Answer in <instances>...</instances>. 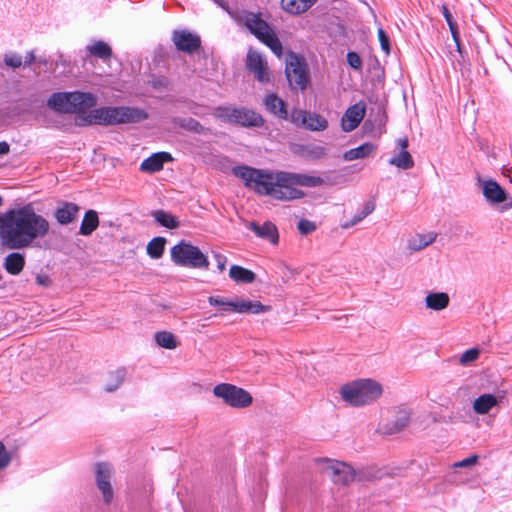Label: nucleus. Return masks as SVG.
<instances>
[{
    "instance_id": "obj_1",
    "label": "nucleus",
    "mask_w": 512,
    "mask_h": 512,
    "mask_svg": "<svg viewBox=\"0 0 512 512\" xmlns=\"http://www.w3.org/2000/svg\"><path fill=\"white\" fill-rule=\"evenodd\" d=\"M49 230V221L38 214L32 204L1 214L0 239L7 249L13 250L3 259L5 271L12 276L19 275L26 265L25 255L19 250L35 247L39 239L48 235Z\"/></svg>"
},
{
    "instance_id": "obj_2",
    "label": "nucleus",
    "mask_w": 512,
    "mask_h": 512,
    "mask_svg": "<svg viewBox=\"0 0 512 512\" xmlns=\"http://www.w3.org/2000/svg\"><path fill=\"white\" fill-rule=\"evenodd\" d=\"M96 104L97 98L95 95L81 91L54 92L47 100V106L57 113H76L75 125L79 127L133 124L148 119L147 112L137 107L105 106L94 108Z\"/></svg>"
},
{
    "instance_id": "obj_3",
    "label": "nucleus",
    "mask_w": 512,
    "mask_h": 512,
    "mask_svg": "<svg viewBox=\"0 0 512 512\" xmlns=\"http://www.w3.org/2000/svg\"><path fill=\"white\" fill-rule=\"evenodd\" d=\"M232 173L243 180L245 187L257 194L282 201L302 198L304 192L297 189V186L317 187L324 183L318 176L286 171L273 172L246 165L233 167Z\"/></svg>"
},
{
    "instance_id": "obj_4",
    "label": "nucleus",
    "mask_w": 512,
    "mask_h": 512,
    "mask_svg": "<svg viewBox=\"0 0 512 512\" xmlns=\"http://www.w3.org/2000/svg\"><path fill=\"white\" fill-rule=\"evenodd\" d=\"M238 20L251 34L268 46L277 57H281L282 44L271 26L262 19L261 13L243 11Z\"/></svg>"
},
{
    "instance_id": "obj_5",
    "label": "nucleus",
    "mask_w": 512,
    "mask_h": 512,
    "mask_svg": "<svg viewBox=\"0 0 512 512\" xmlns=\"http://www.w3.org/2000/svg\"><path fill=\"white\" fill-rule=\"evenodd\" d=\"M342 399L351 406H363L374 402L382 394L381 385L371 379H361L341 387Z\"/></svg>"
},
{
    "instance_id": "obj_6",
    "label": "nucleus",
    "mask_w": 512,
    "mask_h": 512,
    "mask_svg": "<svg viewBox=\"0 0 512 512\" xmlns=\"http://www.w3.org/2000/svg\"><path fill=\"white\" fill-rule=\"evenodd\" d=\"M170 255L173 263L178 266L205 270L209 268L208 258L201 250L184 240H181L171 248Z\"/></svg>"
},
{
    "instance_id": "obj_7",
    "label": "nucleus",
    "mask_w": 512,
    "mask_h": 512,
    "mask_svg": "<svg viewBox=\"0 0 512 512\" xmlns=\"http://www.w3.org/2000/svg\"><path fill=\"white\" fill-rule=\"evenodd\" d=\"M211 306H219L222 311H232L236 313L259 314L268 312L270 306L263 305L259 301H251L245 299L229 300L219 296L208 297Z\"/></svg>"
},
{
    "instance_id": "obj_8",
    "label": "nucleus",
    "mask_w": 512,
    "mask_h": 512,
    "mask_svg": "<svg viewBox=\"0 0 512 512\" xmlns=\"http://www.w3.org/2000/svg\"><path fill=\"white\" fill-rule=\"evenodd\" d=\"M216 397L233 408H246L253 402L251 394L241 387L229 383H221L213 388Z\"/></svg>"
},
{
    "instance_id": "obj_9",
    "label": "nucleus",
    "mask_w": 512,
    "mask_h": 512,
    "mask_svg": "<svg viewBox=\"0 0 512 512\" xmlns=\"http://www.w3.org/2000/svg\"><path fill=\"white\" fill-rule=\"evenodd\" d=\"M285 74L292 90L304 91L309 84L308 66L305 60L295 54L286 64Z\"/></svg>"
},
{
    "instance_id": "obj_10",
    "label": "nucleus",
    "mask_w": 512,
    "mask_h": 512,
    "mask_svg": "<svg viewBox=\"0 0 512 512\" xmlns=\"http://www.w3.org/2000/svg\"><path fill=\"white\" fill-rule=\"evenodd\" d=\"M317 462L324 464L323 471L328 474L333 483L346 486L354 481L356 473L354 469L340 461L331 459H317Z\"/></svg>"
},
{
    "instance_id": "obj_11",
    "label": "nucleus",
    "mask_w": 512,
    "mask_h": 512,
    "mask_svg": "<svg viewBox=\"0 0 512 512\" xmlns=\"http://www.w3.org/2000/svg\"><path fill=\"white\" fill-rule=\"evenodd\" d=\"M478 183L482 189L483 196L488 203L491 205L503 204L501 206V211H506L512 208V198L495 180L478 179Z\"/></svg>"
},
{
    "instance_id": "obj_12",
    "label": "nucleus",
    "mask_w": 512,
    "mask_h": 512,
    "mask_svg": "<svg viewBox=\"0 0 512 512\" xmlns=\"http://www.w3.org/2000/svg\"><path fill=\"white\" fill-rule=\"evenodd\" d=\"M246 68L261 83L270 82V71L267 61L256 50L249 49L246 56Z\"/></svg>"
},
{
    "instance_id": "obj_13",
    "label": "nucleus",
    "mask_w": 512,
    "mask_h": 512,
    "mask_svg": "<svg viewBox=\"0 0 512 512\" xmlns=\"http://www.w3.org/2000/svg\"><path fill=\"white\" fill-rule=\"evenodd\" d=\"M171 39L178 51L187 54H193L201 46L200 36L188 30H174Z\"/></svg>"
},
{
    "instance_id": "obj_14",
    "label": "nucleus",
    "mask_w": 512,
    "mask_h": 512,
    "mask_svg": "<svg viewBox=\"0 0 512 512\" xmlns=\"http://www.w3.org/2000/svg\"><path fill=\"white\" fill-rule=\"evenodd\" d=\"M365 112L366 106L362 101L350 106L345 111L341 119V126L343 131L351 132L356 129L363 120Z\"/></svg>"
},
{
    "instance_id": "obj_15",
    "label": "nucleus",
    "mask_w": 512,
    "mask_h": 512,
    "mask_svg": "<svg viewBox=\"0 0 512 512\" xmlns=\"http://www.w3.org/2000/svg\"><path fill=\"white\" fill-rule=\"evenodd\" d=\"M79 211L76 203L61 201L54 211V217L60 225H68L77 219Z\"/></svg>"
},
{
    "instance_id": "obj_16",
    "label": "nucleus",
    "mask_w": 512,
    "mask_h": 512,
    "mask_svg": "<svg viewBox=\"0 0 512 512\" xmlns=\"http://www.w3.org/2000/svg\"><path fill=\"white\" fill-rule=\"evenodd\" d=\"M248 228L255 233V235L263 240L269 241L271 244H277L279 241V234L277 227L274 223L266 221L259 224L252 221L248 224Z\"/></svg>"
},
{
    "instance_id": "obj_17",
    "label": "nucleus",
    "mask_w": 512,
    "mask_h": 512,
    "mask_svg": "<svg viewBox=\"0 0 512 512\" xmlns=\"http://www.w3.org/2000/svg\"><path fill=\"white\" fill-rule=\"evenodd\" d=\"M234 124L242 127H262L264 119L261 114L245 107H236Z\"/></svg>"
},
{
    "instance_id": "obj_18",
    "label": "nucleus",
    "mask_w": 512,
    "mask_h": 512,
    "mask_svg": "<svg viewBox=\"0 0 512 512\" xmlns=\"http://www.w3.org/2000/svg\"><path fill=\"white\" fill-rule=\"evenodd\" d=\"M265 109L275 117L287 120L288 110L286 102L275 93L267 94L263 99Z\"/></svg>"
},
{
    "instance_id": "obj_19",
    "label": "nucleus",
    "mask_w": 512,
    "mask_h": 512,
    "mask_svg": "<svg viewBox=\"0 0 512 512\" xmlns=\"http://www.w3.org/2000/svg\"><path fill=\"white\" fill-rule=\"evenodd\" d=\"M173 160L169 152H157L144 159L140 165L143 172L154 173L163 169L164 163Z\"/></svg>"
},
{
    "instance_id": "obj_20",
    "label": "nucleus",
    "mask_w": 512,
    "mask_h": 512,
    "mask_svg": "<svg viewBox=\"0 0 512 512\" xmlns=\"http://www.w3.org/2000/svg\"><path fill=\"white\" fill-rule=\"evenodd\" d=\"M171 122L185 131L199 134L209 135L212 134V130L208 127L203 126L198 120L192 117H173Z\"/></svg>"
},
{
    "instance_id": "obj_21",
    "label": "nucleus",
    "mask_w": 512,
    "mask_h": 512,
    "mask_svg": "<svg viewBox=\"0 0 512 512\" xmlns=\"http://www.w3.org/2000/svg\"><path fill=\"white\" fill-rule=\"evenodd\" d=\"M99 223L98 212L93 209L87 210L84 213L78 233L82 236H90L98 228Z\"/></svg>"
},
{
    "instance_id": "obj_22",
    "label": "nucleus",
    "mask_w": 512,
    "mask_h": 512,
    "mask_svg": "<svg viewBox=\"0 0 512 512\" xmlns=\"http://www.w3.org/2000/svg\"><path fill=\"white\" fill-rule=\"evenodd\" d=\"M377 146L371 142H365L362 145L352 148L343 154L345 161H353L356 159H363L374 154Z\"/></svg>"
},
{
    "instance_id": "obj_23",
    "label": "nucleus",
    "mask_w": 512,
    "mask_h": 512,
    "mask_svg": "<svg viewBox=\"0 0 512 512\" xmlns=\"http://www.w3.org/2000/svg\"><path fill=\"white\" fill-rule=\"evenodd\" d=\"M411 413L409 410L400 409L395 419L385 426L384 433L392 435L401 432L408 425Z\"/></svg>"
},
{
    "instance_id": "obj_24",
    "label": "nucleus",
    "mask_w": 512,
    "mask_h": 512,
    "mask_svg": "<svg viewBox=\"0 0 512 512\" xmlns=\"http://www.w3.org/2000/svg\"><path fill=\"white\" fill-rule=\"evenodd\" d=\"M498 404L497 398L492 394H482L473 402V409L477 414H487L493 407Z\"/></svg>"
},
{
    "instance_id": "obj_25",
    "label": "nucleus",
    "mask_w": 512,
    "mask_h": 512,
    "mask_svg": "<svg viewBox=\"0 0 512 512\" xmlns=\"http://www.w3.org/2000/svg\"><path fill=\"white\" fill-rule=\"evenodd\" d=\"M449 295L444 292L429 293L425 298L427 308L440 311L449 305Z\"/></svg>"
},
{
    "instance_id": "obj_26",
    "label": "nucleus",
    "mask_w": 512,
    "mask_h": 512,
    "mask_svg": "<svg viewBox=\"0 0 512 512\" xmlns=\"http://www.w3.org/2000/svg\"><path fill=\"white\" fill-rule=\"evenodd\" d=\"M316 0H281L282 8L291 14L306 12Z\"/></svg>"
},
{
    "instance_id": "obj_27",
    "label": "nucleus",
    "mask_w": 512,
    "mask_h": 512,
    "mask_svg": "<svg viewBox=\"0 0 512 512\" xmlns=\"http://www.w3.org/2000/svg\"><path fill=\"white\" fill-rule=\"evenodd\" d=\"M151 216L160 226L168 229H176L180 225L176 216L161 209L152 211Z\"/></svg>"
},
{
    "instance_id": "obj_28",
    "label": "nucleus",
    "mask_w": 512,
    "mask_h": 512,
    "mask_svg": "<svg viewBox=\"0 0 512 512\" xmlns=\"http://www.w3.org/2000/svg\"><path fill=\"white\" fill-rule=\"evenodd\" d=\"M436 233L417 234L408 240V248L411 251H420L435 241Z\"/></svg>"
},
{
    "instance_id": "obj_29",
    "label": "nucleus",
    "mask_w": 512,
    "mask_h": 512,
    "mask_svg": "<svg viewBox=\"0 0 512 512\" xmlns=\"http://www.w3.org/2000/svg\"><path fill=\"white\" fill-rule=\"evenodd\" d=\"M229 276L237 283H252L256 275L253 271L239 265H232L229 270Z\"/></svg>"
},
{
    "instance_id": "obj_30",
    "label": "nucleus",
    "mask_w": 512,
    "mask_h": 512,
    "mask_svg": "<svg viewBox=\"0 0 512 512\" xmlns=\"http://www.w3.org/2000/svg\"><path fill=\"white\" fill-rule=\"evenodd\" d=\"M87 50L92 56L102 60H107L112 57L111 47L101 40L95 41L91 45L87 46Z\"/></svg>"
},
{
    "instance_id": "obj_31",
    "label": "nucleus",
    "mask_w": 512,
    "mask_h": 512,
    "mask_svg": "<svg viewBox=\"0 0 512 512\" xmlns=\"http://www.w3.org/2000/svg\"><path fill=\"white\" fill-rule=\"evenodd\" d=\"M388 163L403 170L411 169L414 166V160L407 150H401L397 155L391 157Z\"/></svg>"
},
{
    "instance_id": "obj_32",
    "label": "nucleus",
    "mask_w": 512,
    "mask_h": 512,
    "mask_svg": "<svg viewBox=\"0 0 512 512\" xmlns=\"http://www.w3.org/2000/svg\"><path fill=\"white\" fill-rule=\"evenodd\" d=\"M166 242H167V240L164 237H160V236L154 237L147 244V248H146L147 254L152 259L161 258L164 253V250H165Z\"/></svg>"
},
{
    "instance_id": "obj_33",
    "label": "nucleus",
    "mask_w": 512,
    "mask_h": 512,
    "mask_svg": "<svg viewBox=\"0 0 512 512\" xmlns=\"http://www.w3.org/2000/svg\"><path fill=\"white\" fill-rule=\"evenodd\" d=\"M328 127V121L319 114L307 113L304 128L310 131H323Z\"/></svg>"
},
{
    "instance_id": "obj_34",
    "label": "nucleus",
    "mask_w": 512,
    "mask_h": 512,
    "mask_svg": "<svg viewBox=\"0 0 512 512\" xmlns=\"http://www.w3.org/2000/svg\"><path fill=\"white\" fill-rule=\"evenodd\" d=\"M154 339L158 346L165 349H175L179 345V341L175 335L168 331L157 332L154 335Z\"/></svg>"
},
{
    "instance_id": "obj_35",
    "label": "nucleus",
    "mask_w": 512,
    "mask_h": 512,
    "mask_svg": "<svg viewBox=\"0 0 512 512\" xmlns=\"http://www.w3.org/2000/svg\"><path fill=\"white\" fill-rule=\"evenodd\" d=\"M441 11H442L443 17L445 18V20H446V22L448 24V27H449V30L451 32L452 38H453V40L455 41V43L457 45V49L460 52L461 51V47H460V35H459L458 25H457L456 21L454 20V18L452 16L451 12L449 11L448 7L445 4L442 5Z\"/></svg>"
},
{
    "instance_id": "obj_36",
    "label": "nucleus",
    "mask_w": 512,
    "mask_h": 512,
    "mask_svg": "<svg viewBox=\"0 0 512 512\" xmlns=\"http://www.w3.org/2000/svg\"><path fill=\"white\" fill-rule=\"evenodd\" d=\"M95 472V484L101 483V481L111 480L113 469L112 466L105 462H97L94 466Z\"/></svg>"
},
{
    "instance_id": "obj_37",
    "label": "nucleus",
    "mask_w": 512,
    "mask_h": 512,
    "mask_svg": "<svg viewBox=\"0 0 512 512\" xmlns=\"http://www.w3.org/2000/svg\"><path fill=\"white\" fill-rule=\"evenodd\" d=\"M236 107L218 106L213 111V116L223 122L234 124Z\"/></svg>"
},
{
    "instance_id": "obj_38",
    "label": "nucleus",
    "mask_w": 512,
    "mask_h": 512,
    "mask_svg": "<svg viewBox=\"0 0 512 512\" xmlns=\"http://www.w3.org/2000/svg\"><path fill=\"white\" fill-rule=\"evenodd\" d=\"M126 376V370L124 368L117 369L110 373V382L107 383L105 390L107 392H113L117 390L123 383Z\"/></svg>"
},
{
    "instance_id": "obj_39",
    "label": "nucleus",
    "mask_w": 512,
    "mask_h": 512,
    "mask_svg": "<svg viewBox=\"0 0 512 512\" xmlns=\"http://www.w3.org/2000/svg\"><path fill=\"white\" fill-rule=\"evenodd\" d=\"M96 487L102 494L103 502L105 504H110L114 497V491L111 485V480L101 481V483L96 484Z\"/></svg>"
},
{
    "instance_id": "obj_40",
    "label": "nucleus",
    "mask_w": 512,
    "mask_h": 512,
    "mask_svg": "<svg viewBox=\"0 0 512 512\" xmlns=\"http://www.w3.org/2000/svg\"><path fill=\"white\" fill-rule=\"evenodd\" d=\"M307 111L301 109H293L290 114L288 113V119L291 123L296 126L304 127L306 124Z\"/></svg>"
},
{
    "instance_id": "obj_41",
    "label": "nucleus",
    "mask_w": 512,
    "mask_h": 512,
    "mask_svg": "<svg viewBox=\"0 0 512 512\" xmlns=\"http://www.w3.org/2000/svg\"><path fill=\"white\" fill-rule=\"evenodd\" d=\"M480 349L479 348H471L466 350L461 354L459 358V363L462 366H468L479 358Z\"/></svg>"
},
{
    "instance_id": "obj_42",
    "label": "nucleus",
    "mask_w": 512,
    "mask_h": 512,
    "mask_svg": "<svg viewBox=\"0 0 512 512\" xmlns=\"http://www.w3.org/2000/svg\"><path fill=\"white\" fill-rule=\"evenodd\" d=\"M346 59H347L348 65L352 69H354L356 71L362 70V59L358 53H356L354 51H349L346 55Z\"/></svg>"
},
{
    "instance_id": "obj_43",
    "label": "nucleus",
    "mask_w": 512,
    "mask_h": 512,
    "mask_svg": "<svg viewBox=\"0 0 512 512\" xmlns=\"http://www.w3.org/2000/svg\"><path fill=\"white\" fill-rule=\"evenodd\" d=\"M298 231L302 235H308L316 230V224L307 219H301L297 225Z\"/></svg>"
},
{
    "instance_id": "obj_44",
    "label": "nucleus",
    "mask_w": 512,
    "mask_h": 512,
    "mask_svg": "<svg viewBox=\"0 0 512 512\" xmlns=\"http://www.w3.org/2000/svg\"><path fill=\"white\" fill-rule=\"evenodd\" d=\"M11 454L7 451L5 445L0 441V471L6 469L11 462Z\"/></svg>"
},
{
    "instance_id": "obj_45",
    "label": "nucleus",
    "mask_w": 512,
    "mask_h": 512,
    "mask_svg": "<svg viewBox=\"0 0 512 512\" xmlns=\"http://www.w3.org/2000/svg\"><path fill=\"white\" fill-rule=\"evenodd\" d=\"M4 62L7 66L12 68H19L23 63L22 57L16 53L6 54Z\"/></svg>"
},
{
    "instance_id": "obj_46",
    "label": "nucleus",
    "mask_w": 512,
    "mask_h": 512,
    "mask_svg": "<svg viewBox=\"0 0 512 512\" xmlns=\"http://www.w3.org/2000/svg\"><path fill=\"white\" fill-rule=\"evenodd\" d=\"M378 39L381 49L388 55L390 53V40L389 36L382 28L378 29Z\"/></svg>"
},
{
    "instance_id": "obj_47",
    "label": "nucleus",
    "mask_w": 512,
    "mask_h": 512,
    "mask_svg": "<svg viewBox=\"0 0 512 512\" xmlns=\"http://www.w3.org/2000/svg\"><path fill=\"white\" fill-rule=\"evenodd\" d=\"M326 155V149L322 146H313L307 152V156L311 159H320L325 157Z\"/></svg>"
},
{
    "instance_id": "obj_48",
    "label": "nucleus",
    "mask_w": 512,
    "mask_h": 512,
    "mask_svg": "<svg viewBox=\"0 0 512 512\" xmlns=\"http://www.w3.org/2000/svg\"><path fill=\"white\" fill-rule=\"evenodd\" d=\"M478 455H471L453 464L455 468L469 467L477 463Z\"/></svg>"
},
{
    "instance_id": "obj_49",
    "label": "nucleus",
    "mask_w": 512,
    "mask_h": 512,
    "mask_svg": "<svg viewBox=\"0 0 512 512\" xmlns=\"http://www.w3.org/2000/svg\"><path fill=\"white\" fill-rule=\"evenodd\" d=\"M214 259L216 261L217 268L219 269V271L223 272L226 269V263H227L226 256H224L220 253H214Z\"/></svg>"
},
{
    "instance_id": "obj_50",
    "label": "nucleus",
    "mask_w": 512,
    "mask_h": 512,
    "mask_svg": "<svg viewBox=\"0 0 512 512\" xmlns=\"http://www.w3.org/2000/svg\"><path fill=\"white\" fill-rule=\"evenodd\" d=\"M363 219H364V217H362L361 214H358V215L354 216L351 220L343 222L341 224V227L343 229H348V228L353 227L354 225L358 224Z\"/></svg>"
},
{
    "instance_id": "obj_51",
    "label": "nucleus",
    "mask_w": 512,
    "mask_h": 512,
    "mask_svg": "<svg viewBox=\"0 0 512 512\" xmlns=\"http://www.w3.org/2000/svg\"><path fill=\"white\" fill-rule=\"evenodd\" d=\"M36 283L41 286H49L51 284V279L46 274H37L36 275Z\"/></svg>"
},
{
    "instance_id": "obj_52",
    "label": "nucleus",
    "mask_w": 512,
    "mask_h": 512,
    "mask_svg": "<svg viewBox=\"0 0 512 512\" xmlns=\"http://www.w3.org/2000/svg\"><path fill=\"white\" fill-rule=\"evenodd\" d=\"M35 60V55L33 51H30L26 54L25 59L23 61L25 66H30Z\"/></svg>"
},
{
    "instance_id": "obj_53",
    "label": "nucleus",
    "mask_w": 512,
    "mask_h": 512,
    "mask_svg": "<svg viewBox=\"0 0 512 512\" xmlns=\"http://www.w3.org/2000/svg\"><path fill=\"white\" fill-rule=\"evenodd\" d=\"M374 210V204H371V203H367L365 206H364V209L363 211L360 213L362 215V217H367L370 213H372Z\"/></svg>"
},
{
    "instance_id": "obj_54",
    "label": "nucleus",
    "mask_w": 512,
    "mask_h": 512,
    "mask_svg": "<svg viewBox=\"0 0 512 512\" xmlns=\"http://www.w3.org/2000/svg\"><path fill=\"white\" fill-rule=\"evenodd\" d=\"M10 151V145L6 141L0 142V155L8 154Z\"/></svg>"
},
{
    "instance_id": "obj_55",
    "label": "nucleus",
    "mask_w": 512,
    "mask_h": 512,
    "mask_svg": "<svg viewBox=\"0 0 512 512\" xmlns=\"http://www.w3.org/2000/svg\"><path fill=\"white\" fill-rule=\"evenodd\" d=\"M397 145L401 148V150H407V147L409 145L408 143V139L406 137L404 138H399L397 141H396Z\"/></svg>"
},
{
    "instance_id": "obj_56",
    "label": "nucleus",
    "mask_w": 512,
    "mask_h": 512,
    "mask_svg": "<svg viewBox=\"0 0 512 512\" xmlns=\"http://www.w3.org/2000/svg\"><path fill=\"white\" fill-rule=\"evenodd\" d=\"M152 86L154 88H158V87H161V86H166V80L165 79H159V80L153 81L152 82Z\"/></svg>"
},
{
    "instance_id": "obj_57",
    "label": "nucleus",
    "mask_w": 512,
    "mask_h": 512,
    "mask_svg": "<svg viewBox=\"0 0 512 512\" xmlns=\"http://www.w3.org/2000/svg\"><path fill=\"white\" fill-rule=\"evenodd\" d=\"M3 205V198L2 196L0 195V207Z\"/></svg>"
},
{
    "instance_id": "obj_58",
    "label": "nucleus",
    "mask_w": 512,
    "mask_h": 512,
    "mask_svg": "<svg viewBox=\"0 0 512 512\" xmlns=\"http://www.w3.org/2000/svg\"><path fill=\"white\" fill-rule=\"evenodd\" d=\"M214 1L222 6V3L219 0H214Z\"/></svg>"
}]
</instances>
